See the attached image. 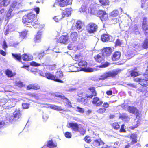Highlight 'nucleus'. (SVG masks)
<instances>
[{
    "label": "nucleus",
    "instance_id": "nucleus-1",
    "mask_svg": "<svg viewBox=\"0 0 148 148\" xmlns=\"http://www.w3.org/2000/svg\"><path fill=\"white\" fill-rule=\"evenodd\" d=\"M88 90L86 92L85 97H80L77 99V101L79 103H88V100L92 99L93 96H96L97 95V92L95 87L90 86L87 88Z\"/></svg>",
    "mask_w": 148,
    "mask_h": 148
},
{
    "label": "nucleus",
    "instance_id": "nucleus-2",
    "mask_svg": "<svg viewBox=\"0 0 148 148\" xmlns=\"http://www.w3.org/2000/svg\"><path fill=\"white\" fill-rule=\"evenodd\" d=\"M37 17L34 14L30 13L24 15L22 18V22L27 27H32L34 24Z\"/></svg>",
    "mask_w": 148,
    "mask_h": 148
},
{
    "label": "nucleus",
    "instance_id": "nucleus-3",
    "mask_svg": "<svg viewBox=\"0 0 148 148\" xmlns=\"http://www.w3.org/2000/svg\"><path fill=\"white\" fill-rule=\"evenodd\" d=\"M94 58L96 62L100 63L102 64L100 66L101 67H106L109 65V64L107 62L104 63L105 61L104 56H103L101 53L95 56Z\"/></svg>",
    "mask_w": 148,
    "mask_h": 148
},
{
    "label": "nucleus",
    "instance_id": "nucleus-4",
    "mask_svg": "<svg viewBox=\"0 0 148 148\" xmlns=\"http://www.w3.org/2000/svg\"><path fill=\"white\" fill-rule=\"evenodd\" d=\"M98 26L95 23L90 22L88 23L86 26L87 32L90 34L94 33L98 29Z\"/></svg>",
    "mask_w": 148,
    "mask_h": 148
},
{
    "label": "nucleus",
    "instance_id": "nucleus-5",
    "mask_svg": "<svg viewBox=\"0 0 148 148\" xmlns=\"http://www.w3.org/2000/svg\"><path fill=\"white\" fill-rule=\"evenodd\" d=\"M97 14L102 21H106L109 19L108 14L104 10H99Z\"/></svg>",
    "mask_w": 148,
    "mask_h": 148
},
{
    "label": "nucleus",
    "instance_id": "nucleus-6",
    "mask_svg": "<svg viewBox=\"0 0 148 148\" xmlns=\"http://www.w3.org/2000/svg\"><path fill=\"white\" fill-rule=\"evenodd\" d=\"M64 77L63 72L61 71H58L54 75V81L60 83H63L64 82L62 79Z\"/></svg>",
    "mask_w": 148,
    "mask_h": 148
},
{
    "label": "nucleus",
    "instance_id": "nucleus-7",
    "mask_svg": "<svg viewBox=\"0 0 148 148\" xmlns=\"http://www.w3.org/2000/svg\"><path fill=\"white\" fill-rule=\"evenodd\" d=\"M142 29L144 34L146 35H148V21L147 17H144L143 19Z\"/></svg>",
    "mask_w": 148,
    "mask_h": 148
},
{
    "label": "nucleus",
    "instance_id": "nucleus-8",
    "mask_svg": "<svg viewBox=\"0 0 148 148\" xmlns=\"http://www.w3.org/2000/svg\"><path fill=\"white\" fill-rule=\"evenodd\" d=\"M127 110L130 113L135 115L136 117H140L141 114V112L135 107L130 106H127Z\"/></svg>",
    "mask_w": 148,
    "mask_h": 148
},
{
    "label": "nucleus",
    "instance_id": "nucleus-9",
    "mask_svg": "<svg viewBox=\"0 0 148 148\" xmlns=\"http://www.w3.org/2000/svg\"><path fill=\"white\" fill-rule=\"evenodd\" d=\"M94 96V97L92 98L91 101L92 104L97 107L101 106L103 103V101L97 96Z\"/></svg>",
    "mask_w": 148,
    "mask_h": 148
},
{
    "label": "nucleus",
    "instance_id": "nucleus-10",
    "mask_svg": "<svg viewBox=\"0 0 148 148\" xmlns=\"http://www.w3.org/2000/svg\"><path fill=\"white\" fill-rule=\"evenodd\" d=\"M13 114V115L11 116L10 118V120L11 121L14 120L16 121L21 116V112L19 110L16 111Z\"/></svg>",
    "mask_w": 148,
    "mask_h": 148
},
{
    "label": "nucleus",
    "instance_id": "nucleus-11",
    "mask_svg": "<svg viewBox=\"0 0 148 148\" xmlns=\"http://www.w3.org/2000/svg\"><path fill=\"white\" fill-rule=\"evenodd\" d=\"M57 2L61 7H64L71 4V0H57Z\"/></svg>",
    "mask_w": 148,
    "mask_h": 148
},
{
    "label": "nucleus",
    "instance_id": "nucleus-12",
    "mask_svg": "<svg viewBox=\"0 0 148 148\" xmlns=\"http://www.w3.org/2000/svg\"><path fill=\"white\" fill-rule=\"evenodd\" d=\"M8 103V106H7L8 107V108H11L13 106H14L11 104L13 103V102L10 101H8L7 99L5 98H2L0 100V104L1 105L3 106L5 105L6 103Z\"/></svg>",
    "mask_w": 148,
    "mask_h": 148
},
{
    "label": "nucleus",
    "instance_id": "nucleus-13",
    "mask_svg": "<svg viewBox=\"0 0 148 148\" xmlns=\"http://www.w3.org/2000/svg\"><path fill=\"white\" fill-rule=\"evenodd\" d=\"M68 40V34L64 35H62L60 36L57 40L58 43L66 44L67 43Z\"/></svg>",
    "mask_w": 148,
    "mask_h": 148
},
{
    "label": "nucleus",
    "instance_id": "nucleus-14",
    "mask_svg": "<svg viewBox=\"0 0 148 148\" xmlns=\"http://www.w3.org/2000/svg\"><path fill=\"white\" fill-rule=\"evenodd\" d=\"M112 49L110 47H107L103 49L101 53L103 56H108L111 54Z\"/></svg>",
    "mask_w": 148,
    "mask_h": 148
},
{
    "label": "nucleus",
    "instance_id": "nucleus-15",
    "mask_svg": "<svg viewBox=\"0 0 148 148\" xmlns=\"http://www.w3.org/2000/svg\"><path fill=\"white\" fill-rule=\"evenodd\" d=\"M121 56V53L119 51L114 53L111 56V59L113 61H117L119 60Z\"/></svg>",
    "mask_w": 148,
    "mask_h": 148
},
{
    "label": "nucleus",
    "instance_id": "nucleus-16",
    "mask_svg": "<svg viewBox=\"0 0 148 148\" xmlns=\"http://www.w3.org/2000/svg\"><path fill=\"white\" fill-rule=\"evenodd\" d=\"M68 127L71 128L72 131L76 132L79 128V125L76 123H70L69 124Z\"/></svg>",
    "mask_w": 148,
    "mask_h": 148
},
{
    "label": "nucleus",
    "instance_id": "nucleus-17",
    "mask_svg": "<svg viewBox=\"0 0 148 148\" xmlns=\"http://www.w3.org/2000/svg\"><path fill=\"white\" fill-rule=\"evenodd\" d=\"M119 11L117 10H115L112 12L110 15V18L111 21L115 20V22L117 23L118 19L115 18L119 14Z\"/></svg>",
    "mask_w": 148,
    "mask_h": 148
},
{
    "label": "nucleus",
    "instance_id": "nucleus-18",
    "mask_svg": "<svg viewBox=\"0 0 148 148\" xmlns=\"http://www.w3.org/2000/svg\"><path fill=\"white\" fill-rule=\"evenodd\" d=\"M56 96L62 99L65 100L66 101V106H67V107L70 108L72 107V106L71 105V103L70 101L67 97H66L65 96L63 95H59L57 94L56 95Z\"/></svg>",
    "mask_w": 148,
    "mask_h": 148
},
{
    "label": "nucleus",
    "instance_id": "nucleus-19",
    "mask_svg": "<svg viewBox=\"0 0 148 148\" xmlns=\"http://www.w3.org/2000/svg\"><path fill=\"white\" fill-rule=\"evenodd\" d=\"M40 86L37 84H30L27 86L26 89L29 90L31 89L38 90L40 89Z\"/></svg>",
    "mask_w": 148,
    "mask_h": 148
},
{
    "label": "nucleus",
    "instance_id": "nucleus-20",
    "mask_svg": "<svg viewBox=\"0 0 148 148\" xmlns=\"http://www.w3.org/2000/svg\"><path fill=\"white\" fill-rule=\"evenodd\" d=\"M79 67L80 71H83L87 66L88 64L86 61L85 60H81L78 64Z\"/></svg>",
    "mask_w": 148,
    "mask_h": 148
},
{
    "label": "nucleus",
    "instance_id": "nucleus-21",
    "mask_svg": "<svg viewBox=\"0 0 148 148\" xmlns=\"http://www.w3.org/2000/svg\"><path fill=\"white\" fill-rule=\"evenodd\" d=\"M70 39L73 42L77 41L78 38V35L77 32H71L69 36Z\"/></svg>",
    "mask_w": 148,
    "mask_h": 148
},
{
    "label": "nucleus",
    "instance_id": "nucleus-22",
    "mask_svg": "<svg viewBox=\"0 0 148 148\" xmlns=\"http://www.w3.org/2000/svg\"><path fill=\"white\" fill-rule=\"evenodd\" d=\"M137 134L133 133L130 135V138L131 140V145H133L136 143L137 142Z\"/></svg>",
    "mask_w": 148,
    "mask_h": 148
},
{
    "label": "nucleus",
    "instance_id": "nucleus-23",
    "mask_svg": "<svg viewBox=\"0 0 148 148\" xmlns=\"http://www.w3.org/2000/svg\"><path fill=\"white\" fill-rule=\"evenodd\" d=\"M119 118L121 119L122 121L126 122L129 121L130 119V117L125 113L120 114Z\"/></svg>",
    "mask_w": 148,
    "mask_h": 148
},
{
    "label": "nucleus",
    "instance_id": "nucleus-24",
    "mask_svg": "<svg viewBox=\"0 0 148 148\" xmlns=\"http://www.w3.org/2000/svg\"><path fill=\"white\" fill-rule=\"evenodd\" d=\"M71 8H66L64 12H62V18L68 17L71 14Z\"/></svg>",
    "mask_w": 148,
    "mask_h": 148
},
{
    "label": "nucleus",
    "instance_id": "nucleus-25",
    "mask_svg": "<svg viewBox=\"0 0 148 148\" xmlns=\"http://www.w3.org/2000/svg\"><path fill=\"white\" fill-rule=\"evenodd\" d=\"M47 79L51 80H54V75L49 72H47L45 73V75H43Z\"/></svg>",
    "mask_w": 148,
    "mask_h": 148
},
{
    "label": "nucleus",
    "instance_id": "nucleus-26",
    "mask_svg": "<svg viewBox=\"0 0 148 148\" xmlns=\"http://www.w3.org/2000/svg\"><path fill=\"white\" fill-rule=\"evenodd\" d=\"M110 36L108 34H104L101 36V39L103 42H108L110 40Z\"/></svg>",
    "mask_w": 148,
    "mask_h": 148
},
{
    "label": "nucleus",
    "instance_id": "nucleus-27",
    "mask_svg": "<svg viewBox=\"0 0 148 148\" xmlns=\"http://www.w3.org/2000/svg\"><path fill=\"white\" fill-rule=\"evenodd\" d=\"M12 55L13 57L16 60L18 61L19 62L23 64L24 63L21 60V56L20 53L14 54L12 53Z\"/></svg>",
    "mask_w": 148,
    "mask_h": 148
},
{
    "label": "nucleus",
    "instance_id": "nucleus-28",
    "mask_svg": "<svg viewBox=\"0 0 148 148\" xmlns=\"http://www.w3.org/2000/svg\"><path fill=\"white\" fill-rule=\"evenodd\" d=\"M47 147L49 148L56 147L57 145L56 143H54L52 140L49 141L47 144Z\"/></svg>",
    "mask_w": 148,
    "mask_h": 148
},
{
    "label": "nucleus",
    "instance_id": "nucleus-29",
    "mask_svg": "<svg viewBox=\"0 0 148 148\" xmlns=\"http://www.w3.org/2000/svg\"><path fill=\"white\" fill-rule=\"evenodd\" d=\"M34 28H38L39 29H41L43 28L44 26L43 25L40 24L39 23V22L38 21V20L36 19L35 21L34 24H33V26Z\"/></svg>",
    "mask_w": 148,
    "mask_h": 148
},
{
    "label": "nucleus",
    "instance_id": "nucleus-30",
    "mask_svg": "<svg viewBox=\"0 0 148 148\" xmlns=\"http://www.w3.org/2000/svg\"><path fill=\"white\" fill-rule=\"evenodd\" d=\"M18 5L19 4L16 1H13L10 5L9 9L13 11L15 9L18 8Z\"/></svg>",
    "mask_w": 148,
    "mask_h": 148
},
{
    "label": "nucleus",
    "instance_id": "nucleus-31",
    "mask_svg": "<svg viewBox=\"0 0 148 148\" xmlns=\"http://www.w3.org/2000/svg\"><path fill=\"white\" fill-rule=\"evenodd\" d=\"M120 72L118 70H113L108 72L109 77H113L116 75Z\"/></svg>",
    "mask_w": 148,
    "mask_h": 148
},
{
    "label": "nucleus",
    "instance_id": "nucleus-32",
    "mask_svg": "<svg viewBox=\"0 0 148 148\" xmlns=\"http://www.w3.org/2000/svg\"><path fill=\"white\" fill-rule=\"evenodd\" d=\"M102 140L100 138L94 140L92 144L95 147L99 146L100 145L101 143L102 142Z\"/></svg>",
    "mask_w": 148,
    "mask_h": 148
},
{
    "label": "nucleus",
    "instance_id": "nucleus-33",
    "mask_svg": "<svg viewBox=\"0 0 148 148\" xmlns=\"http://www.w3.org/2000/svg\"><path fill=\"white\" fill-rule=\"evenodd\" d=\"M109 77L108 72L103 73L98 78L99 80H104Z\"/></svg>",
    "mask_w": 148,
    "mask_h": 148
},
{
    "label": "nucleus",
    "instance_id": "nucleus-34",
    "mask_svg": "<svg viewBox=\"0 0 148 148\" xmlns=\"http://www.w3.org/2000/svg\"><path fill=\"white\" fill-rule=\"evenodd\" d=\"M140 84L143 87H146L148 86V80L141 79Z\"/></svg>",
    "mask_w": 148,
    "mask_h": 148
},
{
    "label": "nucleus",
    "instance_id": "nucleus-35",
    "mask_svg": "<svg viewBox=\"0 0 148 148\" xmlns=\"http://www.w3.org/2000/svg\"><path fill=\"white\" fill-rule=\"evenodd\" d=\"M41 41V36L39 35H36L34 38V41L36 43H39Z\"/></svg>",
    "mask_w": 148,
    "mask_h": 148
},
{
    "label": "nucleus",
    "instance_id": "nucleus-36",
    "mask_svg": "<svg viewBox=\"0 0 148 148\" xmlns=\"http://www.w3.org/2000/svg\"><path fill=\"white\" fill-rule=\"evenodd\" d=\"M123 44V40L119 38H118L116 40L115 42V46L116 47H120Z\"/></svg>",
    "mask_w": 148,
    "mask_h": 148
},
{
    "label": "nucleus",
    "instance_id": "nucleus-37",
    "mask_svg": "<svg viewBox=\"0 0 148 148\" xmlns=\"http://www.w3.org/2000/svg\"><path fill=\"white\" fill-rule=\"evenodd\" d=\"M30 65L31 66H35V67L39 66H46V64H45L44 63H42V64H40L37 63L34 61H32V62H31L30 63Z\"/></svg>",
    "mask_w": 148,
    "mask_h": 148
},
{
    "label": "nucleus",
    "instance_id": "nucleus-38",
    "mask_svg": "<svg viewBox=\"0 0 148 148\" xmlns=\"http://www.w3.org/2000/svg\"><path fill=\"white\" fill-rule=\"evenodd\" d=\"M22 59L23 61H25L31 60V59L30 58L28 55L27 54H24L21 56V59Z\"/></svg>",
    "mask_w": 148,
    "mask_h": 148
},
{
    "label": "nucleus",
    "instance_id": "nucleus-39",
    "mask_svg": "<svg viewBox=\"0 0 148 148\" xmlns=\"http://www.w3.org/2000/svg\"><path fill=\"white\" fill-rule=\"evenodd\" d=\"M99 1L101 5L106 6L109 5V0H99Z\"/></svg>",
    "mask_w": 148,
    "mask_h": 148
},
{
    "label": "nucleus",
    "instance_id": "nucleus-40",
    "mask_svg": "<svg viewBox=\"0 0 148 148\" xmlns=\"http://www.w3.org/2000/svg\"><path fill=\"white\" fill-rule=\"evenodd\" d=\"M106 109L103 107L99 108L97 111V112L99 114H102L106 112Z\"/></svg>",
    "mask_w": 148,
    "mask_h": 148
},
{
    "label": "nucleus",
    "instance_id": "nucleus-41",
    "mask_svg": "<svg viewBox=\"0 0 148 148\" xmlns=\"http://www.w3.org/2000/svg\"><path fill=\"white\" fill-rule=\"evenodd\" d=\"M5 73L6 75L9 77H12L14 75V74L13 73L12 71L8 69L5 71Z\"/></svg>",
    "mask_w": 148,
    "mask_h": 148
},
{
    "label": "nucleus",
    "instance_id": "nucleus-42",
    "mask_svg": "<svg viewBox=\"0 0 148 148\" xmlns=\"http://www.w3.org/2000/svg\"><path fill=\"white\" fill-rule=\"evenodd\" d=\"M111 126L113 128L116 130H119L120 127V125L117 122H114L112 123Z\"/></svg>",
    "mask_w": 148,
    "mask_h": 148
},
{
    "label": "nucleus",
    "instance_id": "nucleus-43",
    "mask_svg": "<svg viewBox=\"0 0 148 148\" xmlns=\"http://www.w3.org/2000/svg\"><path fill=\"white\" fill-rule=\"evenodd\" d=\"M82 23L81 21H78L76 23L75 27L77 30H80L82 28Z\"/></svg>",
    "mask_w": 148,
    "mask_h": 148
},
{
    "label": "nucleus",
    "instance_id": "nucleus-44",
    "mask_svg": "<svg viewBox=\"0 0 148 148\" xmlns=\"http://www.w3.org/2000/svg\"><path fill=\"white\" fill-rule=\"evenodd\" d=\"M69 69L71 72H76L80 71L79 68L76 67L74 66L70 67Z\"/></svg>",
    "mask_w": 148,
    "mask_h": 148
},
{
    "label": "nucleus",
    "instance_id": "nucleus-45",
    "mask_svg": "<svg viewBox=\"0 0 148 148\" xmlns=\"http://www.w3.org/2000/svg\"><path fill=\"white\" fill-rule=\"evenodd\" d=\"M47 69L50 71H52L56 69V64H53L51 65H47Z\"/></svg>",
    "mask_w": 148,
    "mask_h": 148
},
{
    "label": "nucleus",
    "instance_id": "nucleus-46",
    "mask_svg": "<svg viewBox=\"0 0 148 148\" xmlns=\"http://www.w3.org/2000/svg\"><path fill=\"white\" fill-rule=\"evenodd\" d=\"M83 57V56L81 53L76 54L74 57V60L75 61H78Z\"/></svg>",
    "mask_w": 148,
    "mask_h": 148
},
{
    "label": "nucleus",
    "instance_id": "nucleus-47",
    "mask_svg": "<svg viewBox=\"0 0 148 148\" xmlns=\"http://www.w3.org/2000/svg\"><path fill=\"white\" fill-rule=\"evenodd\" d=\"M13 11V10L9 9L6 14V17L8 19H10L12 17V16L11 15V13Z\"/></svg>",
    "mask_w": 148,
    "mask_h": 148
},
{
    "label": "nucleus",
    "instance_id": "nucleus-48",
    "mask_svg": "<svg viewBox=\"0 0 148 148\" xmlns=\"http://www.w3.org/2000/svg\"><path fill=\"white\" fill-rule=\"evenodd\" d=\"M142 46L144 49H147L148 48V39L145 40L142 44Z\"/></svg>",
    "mask_w": 148,
    "mask_h": 148
},
{
    "label": "nucleus",
    "instance_id": "nucleus-49",
    "mask_svg": "<svg viewBox=\"0 0 148 148\" xmlns=\"http://www.w3.org/2000/svg\"><path fill=\"white\" fill-rule=\"evenodd\" d=\"M77 132H79L80 133L81 135H83L86 133V130L83 127L79 128Z\"/></svg>",
    "mask_w": 148,
    "mask_h": 148
},
{
    "label": "nucleus",
    "instance_id": "nucleus-50",
    "mask_svg": "<svg viewBox=\"0 0 148 148\" xmlns=\"http://www.w3.org/2000/svg\"><path fill=\"white\" fill-rule=\"evenodd\" d=\"M130 75L131 77H136L139 75L137 72L135 71L134 70H132L130 72Z\"/></svg>",
    "mask_w": 148,
    "mask_h": 148
},
{
    "label": "nucleus",
    "instance_id": "nucleus-51",
    "mask_svg": "<svg viewBox=\"0 0 148 148\" xmlns=\"http://www.w3.org/2000/svg\"><path fill=\"white\" fill-rule=\"evenodd\" d=\"M45 54L44 53V51L41 52L37 54V58L39 59H42L43 57L45 56Z\"/></svg>",
    "mask_w": 148,
    "mask_h": 148
},
{
    "label": "nucleus",
    "instance_id": "nucleus-52",
    "mask_svg": "<svg viewBox=\"0 0 148 148\" xmlns=\"http://www.w3.org/2000/svg\"><path fill=\"white\" fill-rule=\"evenodd\" d=\"M84 140L86 143H91L92 140L90 136L88 135H87L85 136Z\"/></svg>",
    "mask_w": 148,
    "mask_h": 148
},
{
    "label": "nucleus",
    "instance_id": "nucleus-53",
    "mask_svg": "<svg viewBox=\"0 0 148 148\" xmlns=\"http://www.w3.org/2000/svg\"><path fill=\"white\" fill-rule=\"evenodd\" d=\"M125 125L124 124H123L121 125V127L119 131L120 132L125 133L126 132L125 129Z\"/></svg>",
    "mask_w": 148,
    "mask_h": 148
},
{
    "label": "nucleus",
    "instance_id": "nucleus-54",
    "mask_svg": "<svg viewBox=\"0 0 148 148\" xmlns=\"http://www.w3.org/2000/svg\"><path fill=\"white\" fill-rule=\"evenodd\" d=\"M15 85L19 87H22L23 86V83L21 81L16 82L15 83Z\"/></svg>",
    "mask_w": 148,
    "mask_h": 148
},
{
    "label": "nucleus",
    "instance_id": "nucleus-55",
    "mask_svg": "<svg viewBox=\"0 0 148 148\" xmlns=\"http://www.w3.org/2000/svg\"><path fill=\"white\" fill-rule=\"evenodd\" d=\"M77 109V111L80 113L83 114L84 112V110L82 108L77 106L76 107Z\"/></svg>",
    "mask_w": 148,
    "mask_h": 148
},
{
    "label": "nucleus",
    "instance_id": "nucleus-56",
    "mask_svg": "<svg viewBox=\"0 0 148 148\" xmlns=\"http://www.w3.org/2000/svg\"><path fill=\"white\" fill-rule=\"evenodd\" d=\"M27 35V32L25 31H23L20 33V36L21 37L24 38Z\"/></svg>",
    "mask_w": 148,
    "mask_h": 148
},
{
    "label": "nucleus",
    "instance_id": "nucleus-57",
    "mask_svg": "<svg viewBox=\"0 0 148 148\" xmlns=\"http://www.w3.org/2000/svg\"><path fill=\"white\" fill-rule=\"evenodd\" d=\"M102 105V107L105 108V109H106L110 107L109 104L107 102H104V103H103Z\"/></svg>",
    "mask_w": 148,
    "mask_h": 148
},
{
    "label": "nucleus",
    "instance_id": "nucleus-58",
    "mask_svg": "<svg viewBox=\"0 0 148 148\" xmlns=\"http://www.w3.org/2000/svg\"><path fill=\"white\" fill-rule=\"evenodd\" d=\"M125 56L127 59L131 58L132 57V54L130 52H127Z\"/></svg>",
    "mask_w": 148,
    "mask_h": 148
},
{
    "label": "nucleus",
    "instance_id": "nucleus-59",
    "mask_svg": "<svg viewBox=\"0 0 148 148\" xmlns=\"http://www.w3.org/2000/svg\"><path fill=\"white\" fill-rule=\"evenodd\" d=\"M63 18L61 17L60 16H55L53 18V19L56 22H58Z\"/></svg>",
    "mask_w": 148,
    "mask_h": 148
},
{
    "label": "nucleus",
    "instance_id": "nucleus-60",
    "mask_svg": "<svg viewBox=\"0 0 148 148\" xmlns=\"http://www.w3.org/2000/svg\"><path fill=\"white\" fill-rule=\"evenodd\" d=\"M65 136L67 138H71L72 135L70 132H67L65 134Z\"/></svg>",
    "mask_w": 148,
    "mask_h": 148
},
{
    "label": "nucleus",
    "instance_id": "nucleus-61",
    "mask_svg": "<svg viewBox=\"0 0 148 148\" xmlns=\"http://www.w3.org/2000/svg\"><path fill=\"white\" fill-rule=\"evenodd\" d=\"M93 70L91 68H86L83 71H84L85 72H92L93 71Z\"/></svg>",
    "mask_w": 148,
    "mask_h": 148
},
{
    "label": "nucleus",
    "instance_id": "nucleus-62",
    "mask_svg": "<svg viewBox=\"0 0 148 148\" xmlns=\"http://www.w3.org/2000/svg\"><path fill=\"white\" fill-rule=\"evenodd\" d=\"M86 6H82L81 7L80 9V11L81 12H84L86 11Z\"/></svg>",
    "mask_w": 148,
    "mask_h": 148
},
{
    "label": "nucleus",
    "instance_id": "nucleus-63",
    "mask_svg": "<svg viewBox=\"0 0 148 148\" xmlns=\"http://www.w3.org/2000/svg\"><path fill=\"white\" fill-rule=\"evenodd\" d=\"M132 30L133 32H137L138 30V27L136 25H134L133 27L132 28Z\"/></svg>",
    "mask_w": 148,
    "mask_h": 148
},
{
    "label": "nucleus",
    "instance_id": "nucleus-64",
    "mask_svg": "<svg viewBox=\"0 0 148 148\" xmlns=\"http://www.w3.org/2000/svg\"><path fill=\"white\" fill-rule=\"evenodd\" d=\"M22 106L23 108L25 109L28 108L29 107V104L27 103H23Z\"/></svg>",
    "mask_w": 148,
    "mask_h": 148
}]
</instances>
